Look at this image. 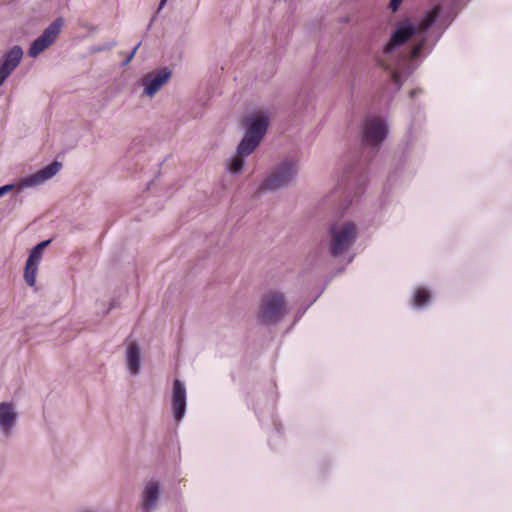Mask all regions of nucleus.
Here are the masks:
<instances>
[{"instance_id": "nucleus-1", "label": "nucleus", "mask_w": 512, "mask_h": 512, "mask_svg": "<svg viewBox=\"0 0 512 512\" xmlns=\"http://www.w3.org/2000/svg\"><path fill=\"white\" fill-rule=\"evenodd\" d=\"M388 134V127L379 118H367L362 127L361 153L357 165L346 168L343 181L356 177L357 189L366 182V173L363 171L368 162L375 156Z\"/></svg>"}, {"instance_id": "nucleus-2", "label": "nucleus", "mask_w": 512, "mask_h": 512, "mask_svg": "<svg viewBox=\"0 0 512 512\" xmlns=\"http://www.w3.org/2000/svg\"><path fill=\"white\" fill-rule=\"evenodd\" d=\"M439 14L440 8L438 7H433L424 13L417 26L419 41L407 56L400 57L394 65L388 64L384 60L378 61L379 66L389 73V77L395 86L396 92L401 89L404 79L408 78L413 73L415 69L413 61L421 57L422 50L427 41L426 34L435 24Z\"/></svg>"}, {"instance_id": "nucleus-3", "label": "nucleus", "mask_w": 512, "mask_h": 512, "mask_svg": "<svg viewBox=\"0 0 512 512\" xmlns=\"http://www.w3.org/2000/svg\"><path fill=\"white\" fill-rule=\"evenodd\" d=\"M245 134L237 146V153L249 156L261 143L268 126L269 116L264 112H254L242 119Z\"/></svg>"}, {"instance_id": "nucleus-4", "label": "nucleus", "mask_w": 512, "mask_h": 512, "mask_svg": "<svg viewBox=\"0 0 512 512\" xmlns=\"http://www.w3.org/2000/svg\"><path fill=\"white\" fill-rule=\"evenodd\" d=\"M298 174V164L293 159H284L276 164L263 180L260 190L277 191L291 185Z\"/></svg>"}, {"instance_id": "nucleus-5", "label": "nucleus", "mask_w": 512, "mask_h": 512, "mask_svg": "<svg viewBox=\"0 0 512 512\" xmlns=\"http://www.w3.org/2000/svg\"><path fill=\"white\" fill-rule=\"evenodd\" d=\"M287 314L284 294L270 291L263 295L258 311V318L264 324H276Z\"/></svg>"}, {"instance_id": "nucleus-6", "label": "nucleus", "mask_w": 512, "mask_h": 512, "mask_svg": "<svg viewBox=\"0 0 512 512\" xmlns=\"http://www.w3.org/2000/svg\"><path fill=\"white\" fill-rule=\"evenodd\" d=\"M331 235L330 253L337 257L346 252L355 242L357 236L356 225L352 221L339 225L331 224L329 228Z\"/></svg>"}, {"instance_id": "nucleus-7", "label": "nucleus", "mask_w": 512, "mask_h": 512, "mask_svg": "<svg viewBox=\"0 0 512 512\" xmlns=\"http://www.w3.org/2000/svg\"><path fill=\"white\" fill-rule=\"evenodd\" d=\"M64 25L62 17L56 18L52 21L31 44L28 49V55L31 58H36L43 51L48 49L58 38L61 29Z\"/></svg>"}, {"instance_id": "nucleus-8", "label": "nucleus", "mask_w": 512, "mask_h": 512, "mask_svg": "<svg viewBox=\"0 0 512 512\" xmlns=\"http://www.w3.org/2000/svg\"><path fill=\"white\" fill-rule=\"evenodd\" d=\"M416 35L419 36L418 28L409 19H406L403 22L399 23L392 31L389 41L385 44L383 48L384 55H391L397 48L404 45L406 42H408L412 37Z\"/></svg>"}, {"instance_id": "nucleus-9", "label": "nucleus", "mask_w": 512, "mask_h": 512, "mask_svg": "<svg viewBox=\"0 0 512 512\" xmlns=\"http://www.w3.org/2000/svg\"><path fill=\"white\" fill-rule=\"evenodd\" d=\"M172 71L168 67H161L145 74L141 79L144 87L143 95L153 97L165 84L169 82Z\"/></svg>"}, {"instance_id": "nucleus-10", "label": "nucleus", "mask_w": 512, "mask_h": 512, "mask_svg": "<svg viewBox=\"0 0 512 512\" xmlns=\"http://www.w3.org/2000/svg\"><path fill=\"white\" fill-rule=\"evenodd\" d=\"M51 243V239L44 240L35 245L29 253L26 261L24 279L27 285L34 286L36 283V274L38 265L42 259L43 252Z\"/></svg>"}, {"instance_id": "nucleus-11", "label": "nucleus", "mask_w": 512, "mask_h": 512, "mask_svg": "<svg viewBox=\"0 0 512 512\" xmlns=\"http://www.w3.org/2000/svg\"><path fill=\"white\" fill-rule=\"evenodd\" d=\"M23 58V50L19 45L13 46L0 59V87L18 67Z\"/></svg>"}, {"instance_id": "nucleus-12", "label": "nucleus", "mask_w": 512, "mask_h": 512, "mask_svg": "<svg viewBox=\"0 0 512 512\" xmlns=\"http://www.w3.org/2000/svg\"><path fill=\"white\" fill-rule=\"evenodd\" d=\"M161 493V484L158 480H149L141 493V511L154 512L158 508Z\"/></svg>"}, {"instance_id": "nucleus-13", "label": "nucleus", "mask_w": 512, "mask_h": 512, "mask_svg": "<svg viewBox=\"0 0 512 512\" xmlns=\"http://www.w3.org/2000/svg\"><path fill=\"white\" fill-rule=\"evenodd\" d=\"M18 413L10 402L0 403V432L3 437L10 438L17 425Z\"/></svg>"}, {"instance_id": "nucleus-14", "label": "nucleus", "mask_w": 512, "mask_h": 512, "mask_svg": "<svg viewBox=\"0 0 512 512\" xmlns=\"http://www.w3.org/2000/svg\"><path fill=\"white\" fill-rule=\"evenodd\" d=\"M171 402L174 420L180 422L186 412V388L184 383L179 379H175L173 382Z\"/></svg>"}, {"instance_id": "nucleus-15", "label": "nucleus", "mask_w": 512, "mask_h": 512, "mask_svg": "<svg viewBox=\"0 0 512 512\" xmlns=\"http://www.w3.org/2000/svg\"><path fill=\"white\" fill-rule=\"evenodd\" d=\"M62 164L56 160L38 170L34 174L25 177L22 180V187H33L45 183L47 180L55 176L61 169Z\"/></svg>"}, {"instance_id": "nucleus-16", "label": "nucleus", "mask_w": 512, "mask_h": 512, "mask_svg": "<svg viewBox=\"0 0 512 512\" xmlns=\"http://www.w3.org/2000/svg\"><path fill=\"white\" fill-rule=\"evenodd\" d=\"M141 351L137 343H131L126 350V363L130 374L137 375L140 371Z\"/></svg>"}, {"instance_id": "nucleus-17", "label": "nucleus", "mask_w": 512, "mask_h": 512, "mask_svg": "<svg viewBox=\"0 0 512 512\" xmlns=\"http://www.w3.org/2000/svg\"><path fill=\"white\" fill-rule=\"evenodd\" d=\"M430 298L428 290L423 288L417 289L413 296V306L417 308L423 307L430 301Z\"/></svg>"}, {"instance_id": "nucleus-18", "label": "nucleus", "mask_w": 512, "mask_h": 512, "mask_svg": "<svg viewBox=\"0 0 512 512\" xmlns=\"http://www.w3.org/2000/svg\"><path fill=\"white\" fill-rule=\"evenodd\" d=\"M246 156H241L237 153V156H233L229 159L227 163V169L232 174H237L242 171L244 164H245V158Z\"/></svg>"}, {"instance_id": "nucleus-19", "label": "nucleus", "mask_w": 512, "mask_h": 512, "mask_svg": "<svg viewBox=\"0 0 512 512\" xmlns=\"http://www.w3.org/2000/svg\"><path fill=\"white\" fill-rule=\"evenodd\" d=\"M116 45H117V42L115 40L106 42L101 45H93L90 47L89 53L96 54V53H100V52H104V51H109L112 48H114Z\"/></svg>"}, {"instance_id": "nucleus-20", "label": "nucleus", "mask_w": 512, "mask_h": 512, "mask_svg": "<svg viewBox=\"0 0 512 512\" xmlns=\"http://www.w3.org/2000/svg\"><path fill=\"white\" fill-rule=\"evenodd\" d=\"M141 46V42H139L133 49L132 51L130 52V54H128V56L124 59V61L122 62L121 66L122 67H126L127 65H129V63L132 61V59L134 58L137 50L139 49V47Z\"/></svg>"}, {"instance_id": "nucleus-21", "label": "nucleus", "mask_w": 512, "mask_h": 512, "mask_svg": "<svg viewBox=\"0 0 512 512\" xmlns=\"http://www.w3.org/2000/svg\"><path fill=\"white\" fill-rule=\"evenodd\" d=\"M403 0H390L389 4H388V8L393 12L395 13L396 11H398L400 5L402 4Z\"/></svg>"}, {"instance_id": "nucleus-22", "label": "nucleus", "mask_w": 512, "mask_h": 512, "mask_svg": "<svg viewBox=\"0 0 512 512\" xmlns=\"http://www.w3.org/2000/svg\"><path fill=\"white\" fill-rule=\"evenodd\" d=\"M167 1H168V0H160V3H159V6H158V9H157V11H156L155 15L152 17V19H151V21H150V23H149V25H148V27H147V29H148V30L151 28L152 23L154 22V20H155V19H156V17H157V14L160 12V10H162V9H163V7H164V6H165V4L167 3Z\"/></svg>"}, {"instance_id": "nucleus-23", "label": "nucleus", "mask_w": 512, "mask_h": 512, "mask_svg": "<svg viewBox=\"0 0 512 512\" xmlns=\"http://www.w3.org/2000/svg\"><path fill=\"white\" fill-rule=\"evenodd\" d=\"M14 184H6L3 186H0V198L3 197L8 192L12 191L14 189Z\"/></svg>"}, {"instance_id": "nucleus-24", "label": "nucleus", "mask_w": 512, "mask_h": 512, "mask_svg": "<svg viewBox=\"0 0 512 512\" xmlns=\"http://www.w3.org/2000/svg\"><path fill=\"white\" fill-rule=\"evenodd\" d=\"M418 92H420V90H417V89H413V90H411V92H410V97H411V98H414V97H415V95H416Z\"/></svg>"}]
</instances>
